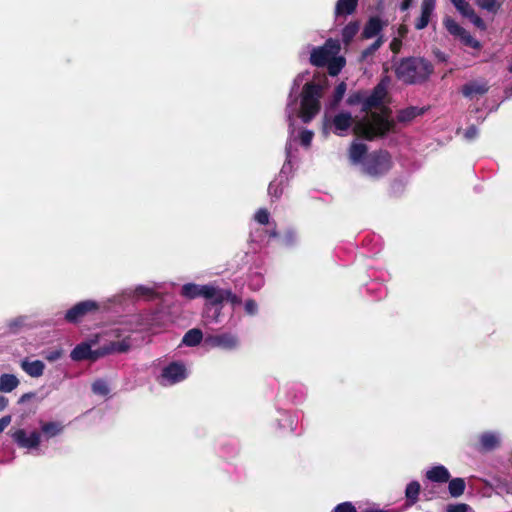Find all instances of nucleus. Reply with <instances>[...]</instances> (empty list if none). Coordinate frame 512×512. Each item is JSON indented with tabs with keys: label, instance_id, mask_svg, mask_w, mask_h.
<instances>
[{
	"label": "nucleus",
	"instance_id": "f257e3e1",
	"mask_svg": "<svg viewBox=\"0 0 512 512\" xmlns=\"http://www.w3.org/2000/svg\"><path fill=\"white\" fill-rule=\"evenodd\" d=\"M387 86L388 82L382 80L369 95L365 93L364 107L361 109L365 115L357 119L353 125V132L356 135L373 140L394 129L395 122L390 118V109L384 105Z\"/></svg>",
	"mask_w": 512,
	"mask_h": 512
},
{
	"label": "nucleus",
	"instance_id": "f03ea898",
	"mask_svg": "<svg viewBox=\"0 0 512 512\" xmlns=\"http://www.w3.org/2000/svg\"><path fill=\"white\" fill-rule=\"evenodd\" d=\"M306 73L299 74L291 88L289 100L286 107L287 120L290 128L294 125L296 117H300L303 122L311 121L320 110V99L322 97L324 86L320 83H306L301 94L300 108H298L297 99L292 98V94L296 93L300 87Z\"/></svg>",
	"mask_w": 512,
	"mask_h": 512
},
{
	"label": "nucleus",
	"instance_id": "7ed1b4c3",
	"mask_svg": "<svg viewBox=\"0 0 512 512\" xmlns=\"http://www.w3.org/2000/svg\"><path fill=\"white\" fill-rule=\"evenodd\" d=\"M432 65L421 58H407L396 67V76L406 84H414L426 80L432 73Z\"/></svg>",
	"mask_w": 512,
	"mask_h": 512
},
{
	"label": "nucleus",
	"instance_id": "20e7f679",
	"mask_svg": "<svg viewBox=\"0 0 512 512\" xmlns=\"http://www.w3.org/2000/svg\"><path fill=\"white\" fill-rule=\"evenodd\" d=\"M100 304L94 300H85L76 303L65 313L64 319L68 323H79L86 315L99 312Z\"/></svg>",
	"mask_w": 512,
	"mask_h": 512
},
{
	"label": "nucleus",
	"instance_id": "39448f33",
	"mask_svg": "<svg viewBox=\"0 0 512 512\" xmlns=\"http://www.w3.org/2000/svg\"><path fill=\"white\" fill-rule=\"evenodd\" d=\"M340 44L338 40L329 39L322 47L314 48L311 52L310 61L313 65L325 66L334 56L338 55Z\"/></svg>",
	"mask_w": 512,
	"mask_h": 512
},
{
	"label": "nucleus",
	"instance_id": "423d86ee",
	"mask_svg": "<svg viewBox=\"0 0 512 512\" xmlns=\"http://www.w3.org/2000/svg\"><path fill=\"white\" fill-rule=\"evenodd\" d=\"M390 156L387 152H377L369 155L364 163V170L370 176H378L389 170Z\"/></svg>",
	"mask_w": 512,
	"mask_h": 512
},
{
	"label": "nucleus",
	"instance_id": "0eeeda50",
	"mask_svg": "<svg viewBox=\"0 0 512 512\" xmlns=\"http://www.w3.org/2000/svg\"><path fill=\"white\" fill-rule=\"evenodd\" d=\"M204 343L210 348H221L224 350H234L238 347V337L232 333H222L218 335H208Z\"/></svg>",
	"mask_w": 512,
	"mask_h": 512
},
{
	"label": "nucleus",
	"instance_id": "6e6552de",
	"mask_svg": "<svg viewBox=\"0 0 512 512\" xmlns=\"http://www.w3.org/2000/svg\"><path fill=\"white\" fill-rule=\"evenodd\" d=\"M356 121L357 120L353 121L349 112H340L336 114L331 121L325 118V127H330L335 134L344 136Z\"/></svg>",
	"mask_w": 512,
	"mask_h": 512
},
{
	"label": "nucleus",
	"instance_id": "1a4fd4ad",
	"mask_svg": "<svg viewBox=\"0 0 512 512\" xmlns=\"http://www.w3.org/2000/svg\"><path fill=\"white\" fill-rule=\"evenodd\" d=\"M187 377V371L183 364L172 363L165 367L161 374V383L163 385H172L184 380Z\"/></svg>",
	"mask_w": 512,
	"mask_h": 512
},
{
	"label": "nucleus",
	"instance_id": "9d476101",
	"mask_svg": "<svg viewBox=\"0 0 512 512\" xmlns=\"http://www.w3.org/2000/svg\"><path fill=\"white\" fill-rule=\"evenodd\" d=\"M11 437L20 448L33 449L37 448L40 444V433L37 431L27 435L24 429H18L12 433Z\"/></svg>",
	"mask_w": 512,
	"mask_h": 512
},
{
	"label": "nucleus",
	"instance_id": "9b49d317",
	"mask_svg": "<svg viewBox=\"0 0 512 512\" xmlns=\"http://www.w3.org/2000/svg\"><path fill=\"white\" fill-rule=\"evenodd\" d=\"M436 0H423L421 3V14L415 21V28L422 30L426 28L435 10Z\"/></svg>",
	"mask_w": 512,
	"mask_h": 512
},
{
	"label": "nucleus",
	"instance_id": "f8f14e48",
	"mask_svg": "<svg viewBox=\"0 0 512 512\" xmlns=\"http://www.w3.org/2000/svg\"><path fill=\"white\" fill-rule=\"evenodd\" d=\"M488 90V83L483 80L470 81L462 87L463 95L469 99H474L477 96L484 95Z\"/></svg>",
	"mask_w": 512,
	"mask_h": 512
},
{
	"label": "nucleus",
	"instance_id": "ddd939ff",
	"mask_svg": "<svg viewBox=\"0 0 512 512\" xmlns=\"http://www.w3.org/2000/svg\"><path fill=\"white\" fill-rule=\"evenodd\" d=\"M20 367L22 370L33 378L41 377L44 374L45 364L41 360L30 361L28 358H25L21 361Z\"/></svg>",
	"mask_w": 512,
	"mask_h": 512
},
{
	"label": "nucleus",
	"instance_id": "4468645a",
	"mask_svg": "<svg viewBox=\"0 0 512 512\" xmlns=\"http://www.w3.org/2000/svg\"><path fill=\"white\" fill-rule=\"evenodd\" d=\"M384 26L385 23H383L379 17H371L363 29L362 37L365 39L376 37L380 34Z\"/></svg>",
	"mask_w": 512,
	"mask_h": 512
},
{
	"label": "nucleus",
	"instance_id": "2eb2a0df",
	"mask_svg": "<svg viewBox=\"0 0 512 512\" xmlns=\"http://www.w3.org/2000/svg\"><path fill=\"white\" fill-rule=\"evenodd\" d=\"M205 299L210 300L212 304H222L226 301L227 296H229V290L220 289L214 285H207V289L205 291Z\"/></svg>",
	"mask_w": 512,
	"mask_h": 512
},
{
	"label": "nucleus",
	"instance_id": "dca6fc26",
	"mask_svg": "<svg viewBox=\"0 0 512 512\" xmlns=\"http://www.w3.org/2000/svg\"><path fill=\"white\" fill-rule=\"evenodd\" d=\"M426 477L432 482L446 483L449 481L450 473L445 466L436 465L427 470Z\"/></svg>",
	"mask_w": 512,
	"mask_h": 512
},
{
	"label": "nucleus",
	"instance_id": "f3484780",
	"mask_svg": "<svg viewBox=\"0 0 512 512\" xmlns=\"http://www.w3.org/2000/svg\"><path fill=\"white\" fill-rule=\"evenodd\" d=\"M156 286H145L140 285L135 287V289L130 292V299L135 300H151L156 297Z\"/></svg>",
	"mask_w": 512,
	"mask_h": 512
},
{
	"label": "nucleus",
	"instance_id": "a211bd4d",
	"mask_svg": "<svg viewBox=\"0 0 512 512\" xmlns=\"http://www.w3.org/2000/svg\"><path fill=\"white\" fill-rule=\"evenodd\" d=\"M207 285H198L187 283L182 286L181 295L187 299H195L197 297H205Z\"/></svg>",
	"mask_w": 512,
	"mask_h": 512
},
{
	"label": "nucleus",
	"instance_id": "6ab92c4d",
	"mask_svg": "<svg viewBox=\"0 0 512 512\" xmlns=\"http://www.w3.org/2000/svg\"><path fill=\"white\" fill-rule=\"evenodd\" d=\"M423 113V108H418L414 106L407 107L398 112L397 121L403 124H407L414 120L417 116L422 115Z\"/></svg>",
	"mask_w": 512,
	"mask_h": 512
},
{
	"label": "nucleus",
	"instance_id": "aec40b11",
	"mask_svg": "<svg viewBox=\"0 0 512 512\" xmlns=\"http://www.w3.org/2000/svg\"><path fill=\"white\" fill-rule=\"evenodd\" d=\"M367 153V146L364 143L354 141L349 149V158L354 164L360 163Z\"/></svg>",
	"mask_w": 512,
	"mask_h": 512
},
{
	"label": "nucleus",
	"instance_id": "412c9836",
	"mask_svg": "<svg viewBox=\"0 0 512 512\" xmlns=\"http://www.w3.org/2000/svg\"><path fill=\"white\" fill-rule=\"evenodd\" d=\"M19 385V380L14 374H2L0 376V392L10 393Z\"/></svg>",
	"mask_w": 512,
	"mask_h": 512
},
{
	"label": "nucleus",
	"instance_id": "4be33fe9",
	"mask_svg": "<svg viewBox=\"0 0 512 512\" xmlns=\"http://www.w3.org/2000/svg\"><path fill=\"white\" fill-rule=\"evenodd\" d=\"M92 354L91 346L87 343L78 344L70 354L74 361L90 360Z\"/></svg>",
	"mask_w": 512,
	"mask_h": 512
},
{
	"label": "nucleus",
	"instance_id": "5701e85b",
	"mask_svg": "<svg viewBox=\"0 0 512 512\" xmlns=\"http://www.w3.org/2000/svg\"><path fill=\"white\" fill-rule=\"evenodd\" d=\"M357 3L358 0H338L335 7V14L337 16L350 15L355 11Z\"/></svg>",
	"mask_w": 512,
	"mask_h": 512
},
{
	"label": "nucleus",
	"instance_id": "b1692460",
	"mask_svg": "<svg viewBox=\"0 0 512 512\" xmlns=\"http://www.w3.org/2000/svg\"><path fill=\"white\" fill-rule=\"evenodd\" d=\"M202 338L203 334L201 330L194 328L185 333L182 342L186 346L192 347L198 345L201 342Z\"/></svg>",
	"mask_w": 512,
	"mask_h": 512
},
{
	"label": "nucleus",
	"instance_id": "393cba45",
	"mask_svg": "<svg viewBox=\"0 0 512 512\" xmlns=\"http://www.w3.org/2000/svg\"><path fill=\"white\" fill-rule=\"evenodd\" d=\"M443 24L447 31L458 39L466 32L463 27H461L455 20L450 17H445Z\"/></svg>",
	"mask_w": 512,
	"mask_h": 512
},
{
	"label": "nucleus",
	"instance_id": "a878e982",
	"mask_svg": "<svg viewBox=\"0 0 512 512\" xmlns=\"http://www.w3.org/2000/svg\"><path fill=\"white\" fill-rule=\"evenodd\" d=\"M466 484L462 478H454L449 481L448 490L452 497H459L464 493Z\"/></svg>",
	"mask_w": 512,
	"mask_h": 512
},
{
	"label": "nucleus",
	"instance_id": "bb28decb",
	"mask_svg": "<svg viewBox=\"0 0 512 512\" xmlns=\"http://www.w3.org/2000/svg\"><path fill=\"white\" fill-rule=\"evenodd\" d=\"M328 66V72L331 76H336L339 74L341 69L345 65V59L340 56H334L329 62L326 63Z\"/></svg>",
	"mask_w": 512,
	"mask_h": 512
},
{
	"label": "nucleus",
	"instance_id": "cd10ccee",
	"mask_svg": "<svg viewBox=\"0 0 512 512\" xmlns=\"http://www.w3.org/2000/svg\"><path fill=\"white\" fill-rule=\"evenodd\" d=\"M480 441L485 450H492L499 444L500 439L494 433H484Z\"/></svg>",
	"mask_w": 512,
	"mask_h": 512
},
{
	"label": "nucleus",
	"instance_id": "c85d7f7f",
	"mask_svg": "<svg viewBox=\"0 0 512 512\" xmlns=\"http://www.w3.org/2000/svg\"><path fill=\"white\" fill-rule=\"evenodd\" d=\"M359 31V24L357 22H350L342 30V39L348 44Z\"/></svg>",
	"mask_w": 512,
	"mask_h": 512
},
{
	"label": "nucleus",
	"instance_id": "c756f323",
	"mask_svg": "<svg viewBox=\"0 0 512 512\" xmlns=\"http://www.w3.org/2000/svg\"><path fill=\"white\" fill-rule=\"evenodd\" d=\"M420 492V484L417 481L410 482L406 487V497L407 499L414 504L417 499Z\"/></svg>",
	"mask_w": 512,
	"mask_h": 512
},
{
	"label": "nucleus",
	"instance_id": "7c9ffc66",
	"mask_svg": "<svg viewBox=\"0 0 512 512\" xmlns=\"http://www.w3.org/2000/svg\"><path fill=\"white\" fill-rule=\"evenodd\" d=\"M92 391L99 396H107L110 392L107 382L103 379H97L92 384Z\"/></svg>",
	"mask_w": 512,
	"mask_h": 512
},
{
	"label": "nucleus",
	"instance_id": "2f4dec72",
	"mask_svg": "<svg viewBox=\"0 0 512 512\" xmlns=\"http://www.w3.org/2000/svg\"><path fill=\"white\" fill-rule=\"evenodd\" d=\"M451 2L455 8L466 18L474 11L471 5L465 0H451Z\"/></svg>",
	"mask_w": 512,
	"mask_h": 512
},
{
	"label": "nucleus",
	"instance_id": "473e14b6",
	"mask_svg": "<svg viewBox=\"0 0 512 512\" xmlns=\"http://www.w3.org/2000/svg\"><path fill=\"white\" fill-rule=\"evenodd\" d=\"M345 92L346 84L344 82H341L334 91L333 100L330 103L331 108H334L338 105V103L342 100Z\"/></svg>",
	"mask_w": 512,
	"mask_h": 512
},
{
	"label": "nucleus",
	"instance_id": "72a5a7b5",
	"mask_svg": "<svg viewBox=\"0 0 512 512\" xmlns=\"http://www.w3.org/2000/svg\"><path fill=\"white\" fill-rule=\"evenodd\" d=\"M41 428L42 431L50 437L57 435L61 431V428L55 422L44 423Z\"/></svg>",
	"mask_w": 512,
	"mask_h": 512
},
{
	"label": "nucleus",
	"instance_id": "f704fd0d",
	"mask_svg": "<svg viewBox=\"0 0 512 512\" xmlns=\"http://www.w3.org/2000/svg\"><path fill=\"white\" fill-rule=\"evenodd\" d=\"M459 40L466 46L474 49H480L481 44L478 40L473 38L467 31L459 38Z\"/></svg>",
	"mask_w": 512,
	"mask_h": 512
},
{
	"label": "nucleus",
	"instance_id": "c9c22d12",
	"mask_svg": "<svg viewBox=\"0 0 512 512\" xmlns=\"http://www.w3.org/2000/svg\"><path fill=\"white\" fill-rule=\"evenodd\" d=\"M477 5L490 12H496L499 8V4L496 0H477Z\"/></svg>",
	"mask_w": 512,
	"mask_h": 512
},
{
	"label": "nucleus",
	"instance_id": "e433bc0d",
	"mask_svg": "<svg viewBox=\"0 0 512 512\" xmlns=\"http://www.w3.org/2000/svg\"><path fill=\"white\" fill-rule=\"evenodd\" d=\"M293 132L294 131L291 130L290 137L292 136ZM291 161H292V140L290 138L286 145V163L282 167L281 174H284L286 172Z\"/></svg>",
	"mask_w": 512,
	"mask_h": 512
},
{
	"label": "nucleus",
	"instance_id": "4c0bfd02",
	"mask_svg": "<svg viewBox=\"0 0 512 512\" xmlns=\"http://www.w3.org/2000/svg\"><path fill=\"white\" fill-rule=\"evenodd\" d=\"M364 99H365V92H357L348 97L347 103L349 105L361 104V106L363 108L364 107Z\"/></svg>",
	"mask_w": 512,
	"mask_h": 512
},
{
	"label": "nucleus",
	"instance_id": "58836bf2",
	"mask_svg": "<svg viewBox=\"0 0 512 512\" xmlns=\"http://www.w3.org/2000/svg\"><path fill=\"white\" fill-rule=\"evenodd\" d=\"M384 43V39L382 36H379L376 41L366 50L363 51V57H367L373 54L376 50H378L381 45Z\"/></svg>",
	"mask_w": 512,
	"mask_h": 512
},
{
	"label": "nucleus",
	"instance_id": "ea45409f",
	"mask_svg": "<svg viewBox=\"0 0 512 512\" xmlns=\"http://www.w3.org/2000/svg\"><path fill=\"white\" fill-rule=\"evenodd\" d=\"M255 220L260 224H267L269 222V213L266 209H259L255 214Z\"/></svg>",
	"mask_w": 512,
	"mask_h": 512
},
{
	"label": "nucleus",
	"instance_id": "a19ab883",
	"mask_svg": "<svg viewBox=\"0 0 512 512\" xmlns=\"http://www.w3.org/2000/svg\"><path fill=\"white\" fill-rule=\"evenodd\" d=\"M477 28L481 30L486 29V25L484 21L473 11L468 17H467Z\"/></svg>",
	"mask_w": 512,
	"mask_h": 512
},
{
	"label": "nucleus",
	"instance_id": "79ce46f5",
	"mask_svg": "<svg viewBox=\"0 0 512 512\" xmlns=\"http://www.w3.org/2000/svg\"><path fill=\"white\" fill-rule=\"evenodd\" d=\"M268 193L271 196H274L276 198L279 197L282 193V188L280 187V183H278L276 181L271 182L268 187Z\"/></svg>",
	"mask_w": 512,
	"mask_h": 512
},
{
	"label": "nucleus",
	"instance_id": "37998d69",
	"mask_svg": "<svg viewBox=\"0 0 512 512\" xmlns=\"http://www.w3.org/2000/svg\"><path fill=\"white\" fill-rule=\"evenodd\" d=\"M335 512H357L351 502H344L335 507Z\"/></svg>",
	"mask_w": 512,
	"mask_h": 512
},
{
	"label": "nucleus",
	"instance_id": "c03bdc74",
	"mask_svg": "<svg viewBox=\"0 0 512 512\" xmlns=\"http://www.w3.org/2000/svg\"><path fill=\"white\" fill-rule=\"evenodd\" d=\"M469 506L464 503L452 504L447 507L446 512H467Z\"/></svg>",
	"mask_w": 512,
	"mask_h": 512
},
{
	"label": "nucleus",
	"instance_id": "a18cd8bd",
	"mask_svg": "<svg viewBox=\"0 0 512 512\" xmlns=\"http://www.w3.org/2000/svg\"><path fill=\"white\" fill-rule=\"evenodd\" d=\"M257 310L258 306L254 300L249 299L245 302V311L247 314L254 315L256 314Z\"/></svg>",
	"mask_w": 512,
	"mask_h": 512
},
{
	"label": "nucleus",
	"instance_id": "49530a36",
	"mask_svg": "<svg viewBox=\"0 0 512 512\" xmlns=\"http://www.w3.org/2000/svg\"><path fill=\"white\" fill-rule=\"evenodd\" d=\"M313 138V133L309 130H305L300 135L301 143L304 146H309Z\"/></svg>",
	"mask_w": 512,
	"mask_h": 512
},
{
	"label": "nucleus",
	"instance_id": "de8ad7c7",
	"mask_svg": "<svg viewBox=\"0 0 512 512\" xmlns=\"http://www.w3.org/2000/svg\"><path fill=\"white\" fill-rule=\"evenodd\" d=\"M107 353H109L108 349L92 350V354H91L90 360L91 361H96L97 359H99L100 357L106 355Z\"/></svg>",
	"mask_w": 512,
	"mask_h": 512
},
{
	"label": "nucleus",
	"instance_id": "09e8293b",
	"mask_svg": "<svg viewBox=\"0 0 512 512\" xmlns=\"http://www.w3.org/2000/svg\"><path fill=\"white\" fill-rule=\"evenodd\" d=\"M61 356H62V351L61 350H53V351H50L49 353H47L45 355V358L48 361L53 362V361L58 360Z\"/></svg>",
	"mask_w": 512,
	"mask_h": 512
},
{
	"label": "nucleus",
	"instance_id": "8fccbe9b",
	"mask_svg": "<svg viewBox=\"0 0 512 512\" xmlns=\"http://www.w3.org/2000/svg\"><path fill=\"white\" fill-rule=\"evenodd\" d=\"M401 46H402V41H401V38H398V37L393 38V40L390 43V49L394 53H398L401 49Z\"/></svg>",
	"mask_w": 512,
	"mask_h": 512
},
{
	"label": "nucleus",
	"instance_id": "3c124183",
	"mask_svg": "<svg viewBox=\"0 0 512 512\" xmlns=\"http://www.w3.org/2000/svg\"><path fill=\"white\" fill-rule=\"evenodd\" d=\"M478 134V130L475 126L469 127L465 132V138L468 140L474 139Z\"/></svg>",
	"mask_w": 512,
	"mask_h": 512
},
{
	"label": "nucleus",
	"instance_id": "603ef678",
	"mask_svg": "<svg viewBox=\"0 0 512 512\" xmlns=\"http://www.w3.org/2000/svg\"><path fill=\"white\" fill-rule=\"evenodd\" d=\"M11 423V416L6 415L0 418V433H2L5 428Z\"/></svg>",
	"mask_w": 512,
	"mask_h": 512
},
{
	"label": "nucleus",
	"instance_id": "864d4df0",
	"mask_svg": "<svg viewBox=\"0 0 512 512\" xmlns=\"http://www.w3.org/2000/svg\"><path fill=\"white\" fill-rule=\"evenodd\" d=\"M226 301L230 302L233 306L239 305L241 303V299L237 295L233 294L231 290H229V296H227Z\"/></svg>",
	"mask_w": 512,
	"mask_h": 512
},
{
	"label": "nucleus",
	"instance_id": "5fc2aeb1",
	"mask_svg": "<svg viewBox=\"0 0 512 512\" xmlns=\"http://www.w3.org/2000/svg\"><path fill=\"white\" fill-rule=\"evenodd\" d=\"M36 396V393L35 392H28V393H25L23 394L19 400H18V403L19 404H22V403H25L29 400H31L32 398H34Z\"/></svg>",
	"mask_w": 512,
	"mask_h": 512
},
{
	"label": "nucleus",
	"instance_id": "6e6d98bb",
	"mask_svg": "<svg viewBox=\"0 0 512 512\" xmlns=\"http://www.w3.org/2000/svg\"><path fill=\"white\" fill-rule=\"evenodd\" d=\"M415 2V0H403L400 4V9L401 11H406L408 10L412 4Z\"/></svg>",
	"mask_w": 512,
	"mask_h": 512
},
{
	"label": "nucleus",
	"instance_id": "4d7b16f0",
	"mask_svg": "<svg viewBox=\"0 0 512 512\" xmlns=\"http://www.w3.org/2000/svg\"><path fill=\"white\" fill-rule=\"evenodd\" d=\"M397 33H398V38H403L408 33V27L404 24L400 25Z\"/></svg>",
	"mask_w": 512,
	"mask_h": 512
},
{
	"label": "nucleus",
	"instance_id": "13d9d810",
	"mask_svg": "<svg viewBox=\"0 0 512 512\" xmlns=\"http://www.w3.org/2000/svg\"><path fill=\"white\" fill-rule=\"evenodd\" d=\"M8 405V399L0 395V411H3Z\"/></svg>",
	"mask_w": 512,
	"mask_h": 512
},
{
	"label": "nucleus",
	"instance_id": "bf43d9fd",
	"mask_svg": "<svg viewBox=\"0 0 512 512\" xmlns=\"http://www.w3.org/2000/svg\"><path fill=\"white\" fill-rule=\"evenodd\" d=\"M262 283H263L262 278L261 277H257V281H255V285L251 284V286H252L253 289H258V288L261 287Z\"/></svg>",
	"mask_w": 512,
	"mask_h": 512
},
{
	"label": "nucleus",
	"instance_id": "052dcab7",
	"mask_svg": "<svg viewBox=\"0 0 512 512\" xmlns=\"http://www.w3.org/2000/svg\"><path fill=\"white\" fill-rule=\"evenodd\" d=\"M128 349V345L126 344V340H122V342L119 344V351L125 352Z\"/></svg>",
	"mask_w": 512,
	"mask_h": 512
},
{
	"label": "nucleus",
	"instance_id": "680f3d73",
	"mask_svg": "<svg viewBox=\"0 0 512 512\" xmlns=\"http://www.w3.org/2000/svg\"><path fill=\"white\" fill-rule=\"evenodd\" d=\"M365 512H386V511L378 510V509H367Z\"/></svg>",
	"mask_w": 512,
	"mask_h": 512
},
{
	"label": "nucleus",
	"instance_id": "e2e57ef3",
	"mask_svg": "<svg viewBox=\"0 0 512 512\" xmlns=\"http://www.w3.org/2000/svg\"><path fill=\"white\" fill-rule=\"evenodd\" d=\"M271 236L275 237V236H276V232H275V231H272V232H271Z\"/></svg>",
	"mask_w": 512,
	"mask_h": 512
},
{
	"label": "nucleus",
	"instance_id": "0e129e2a",
	"mask_svg": "<svg viewBox=\"0 0 512 512\" xmlns=\"http://www.w3.org/2000/svg\"><path fill=\"white\" fill-rule=\"evenodd\" d=\"M509 71L512 72V63L509 65Z\"/></svg>",
	"mask_w": 512,
	"mask_h": 512
},
{
	"label": "nucleus",
	"instance_id": "69168bd1",
	"mask_svg": "<svg viewBox=\"0 0 512 512\" xmlns=\"http://www.w3.org/2000/svg\"><path fill=\"white\" fill-rule=\"evenodd\" d=\"M510 91H511V95H512V88H510Z\"/></svg>",
	"mask_w": 512,
	"mask_h": 512
}]
</instances>
